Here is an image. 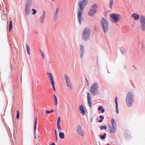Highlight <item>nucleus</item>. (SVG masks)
I'll list each match as a JSON object with an SVG mask.
<instances>
[{
  "mask_svg": "<svg viewBox=\"0 0 145 145\" xmlns=\"http://www.w3.org/2000/svg\"><path fill=\"white\" fill-rule=\"evenodd\" d=\"M134 99L132 93L129 91L126 95V102L127 105L129 107L131 106L134 102Z\"/></svg>",
  "mask_w": 145,
  "mask_h": 145,
  "instance_id": "obj_1",
  "label": "nucleus"
},
{
  "mask_svg": "<svg viewBox=\"0 0 145 145\" xmlns=\"http://www.w3.org/2000/svg\"><path fill=\"white\" fill-rule=\"evenodd\" d=\"M90 37V29L88 27H85L82 33V39L84 41L89 39Z\"/></svg>",
  "mask_w": 145,
  "mask_h": 145,
  "instance_id": "obj_2",
  "label": "nucleus"
},
{
  "mask_svg": "<svg viewBox=\"0 0 145 145\" xmlns=\"http://www.w3.org/2000/svg\"><path fill=\"white\" fill-rule=\"evenodd\" d=\"M98 84L97 82H95L91 86V94L93 96L99 94L98 90Z\"/></svg>",
  "mask_w": 145,
  "mask_h": 145,
  "instance_id": "obj_3",
  "label": "nucleus"
},
{
  "mask_svg": "<svg viewBox=\"0 0 145 145\" xmlns=\"http://www.w3.org/2000/svg\"><path fill=\"white\" fill-rule=\"evenodd\" d=\"M101 24L103 31L106 33L108 31V24L107 20L104 17L102 18Z\"/></svg>",
  "mask_w": 145,
  "mask_h": 145,
  "instance_id": "obj_4",
  "label": "nucleus"
},
{
  "mask_svg": "<svg viewBox=\"0 0 145 145\" xmlns=\"http://www.w3.org/2000/svg\"><path fill=\"white\" fill-rule=\"evenodd\" d=\"M89 0H82L80 1L78 3V5L79 8L78 10L83 11L88 3Z\"/></svg>",
  "mask_w": 145,
  "mask_h": 145,
  "instance_id": "obj_5",
  "label": "nucleus"
},
{
  "mask_svg": "<svg viewBox=\"0 0 145 145\" xmlns=\"http://www.w3.org/2000/svg\"><path fill=\"white\" fill-rule=\"evenodd\" d=\"M110 17L113 20L115 23H116L119 21L121 18L120 15L116 13H113L110 14Z\"/></svg>",
  "mask_w": 145,
  "mask_h": 145,
  "instance_id": "obj_6",
  "label": "nucleus"
},
{
  "mask_svg": "<svg viewBox=\"0 0 145 145\" xmlns=\"http://www.w3.org/2000/svg\"><path fill=\"white\" fill-rule=\"evenodd\" d=\"M141 23V28L142 31L145 30V16L144 15H141L140 19Z\"/></svg>",
  "mask_w": 145,
  "mask_h": 145,
  "instance_id": "obj_7",
  "label": "nucleus"
},
{
  "mask_svg": "<svg viewBox=\"0 0 145 145\" xmlns=\"http://www.w3.org/2000/svg\"><path fill=\"white\" fill-rule=\"evenodd\" d=\"M83 11L78 10L77 17L80 24H81V22L84 21V18L82 15Z\"/></svg>",
  "mask_w": 145,
  "mask_h": 145,
  "instance_id": "obj_8",
  "label": "nucleus"
},
{
  "mask_svg": "<svg viewBox=\"0 0 145 145\" xmlns=\"http://www.w3.org/2000/svg\"><path fill=\"white\" fill-rule=\"evenodd\" d=\"M98 8L97 5L96 4H93L91 6V16H93L97 11Z\"/></svg>",
  "mask_w": 145,
  "mask_h": 145,
  "instance_id": "obj_9",
  "label": "nucleus"
},
{
  "mask_svg": "<svg viewBox=\"0 0 145 145\" xmlns=\"http://www.w3.org/2000/svg\"><path fill=\"white\" fill-rule=\"evenodd\" d=\"M76 131L78 135L82 137L84 136V133L80 125H78L77 127Z\"/></svg>",
  "mask_w": 145,
  "mask_h": 145,
  "instance_id": "obj_10",
  "label": "nucleus"
},
{
  "mask_svg": "<svg viewBox=\"0 0 145 145\" xmlns=\"http://www.w3.org/2000/svg\"><path fill=\"white\" fill-rule=\"evenodd\" d=\"M79 111L82 116H84L86 114V108L81 105L79 106Z\"/></svg>",
  "mask_w": 145,
  "mask_h": 145,
  "instance_id": "obj_11",
  "label": "nucleus"
},
{
  "mask_svg": "<svg viewBox=\"0 0 145 145\" xmlns=\"http://www.w3.org/2000/svg\"><path fill=\"white\" fill-rule=\"evenodd\" d=\"M125 135L126 140H129L132 138L130 133L129 132L127 129H125Z\"/></svg>",
  "mask_w": 145,
  "mask_h": 145,
  "instance_id": "obj_12",
  "label": "nucleus"
},
{
  "mask_svg": "<svg viewBox=\"0 0 145 145\" xmlns=\"http://www.w3.org/2000/svg\"><path fill=\"white\" fill-rule=\"evenodd\" d=\"M79 48L81 52L80 57L82 58L85 52L84 48L82 45L80 44L79 45Z\"/></svg>",
  "mask_w": 145,
  "mask_h": 145,
  "instance_id": "obj_13",
  "label": "nucleus"
},
{
  "mask_svg": "<svg viewBox=\"0 0 145 145\" xmlns=\"http://www.w3.org/2000/svg\"><path fill=\"white\" fill-rule=\"evenodd\" d=\"M34 2V0H27L25 6L30 7L33 4Z\"/></svg>",
  "mask_w": 145,
  "mask_h": 145,
  "instance_id": "obj_14",
  "label": "nucleus"
},
{
  "mask_svg": "<svg viewBox=\"0 0 145 145\" xmlns=\"http://www.w3.org/2000/svg\"><path fill=\"white\" fill-rule=\"evenodd\" d=\"M45 12L44 11L42 13V14L40 15V17L39 18V21L42 24H43L44 22L45 17Z\"/></svg>",
  "mask_w": 145,
  "mask_h": 145,
  "instance_id": "obj_15",
  "label": "nucleus"
},
{
  "mask_svg": "<svg viewBox=\"0 0 145 145\" xmlns=\"http://www.w3.org/2000/svg\"><path fill=\"white\" fill-rule=\"evenodd\" d=\"M109 133L110 134H112L114 133V131H116V128L112 127L111 125H110L109 127Z\"/></svg>",
  "mask_w": 145,
  "mask_h": 145,
  "instance_id": "obj_16",
  "label": "nucleus"
},
{
  "mask_svg": "<svg viewBox=\"0 0 145 145\" xmlns=\"http://www.w3.org/2000/svg\"><path fill=\"white\" fill-rule=\"evenodd\" d=\"M131 17L133 18L135 20H137L139 19L140 16L139 15L136 13H134L132 15Z\"/></svg>",
  "mask_w": 145,
  "mask_h": 145,
  "instance_id": "obj_17",
  "label": "nucleus"
},
{
  "mask_svg": "<svg viewBox=\"0 0 145 145\" xmlns=\"http://www.w3.org/2000/svg\"><path fill=\"white\" fill-rule=\"evenodd\" d=\"M30 9V7L25 6V12L26 15H28L29 14Z\"/></svg>",
  "mask_w": 145,
  "mask_h": 145,
  "instance_id": "obj_18",
  "label": "nucleus"
},
{
  "mask_svg": "<svg viewBox=\"0 0 145 145\" xmlns=\"http://www.w3.org/2000/svg\"><path fill=\"white\" fill-rule=\"evenodd\" d=\"M47 74L48 78L51 80V83L54 82L52 74L51 73H48Z\"/></svg>",
  "mask_w": 145,
  "mask_h": 145,
  "instance_id": "obj_19",
  "label": "nucleus"
},
{
  "mask_svg": "<svg viewBox=\"0 0 145 145\" xmlns=\"http://www.w3.org/2000/svg\"><path fill=\"white\" fill-rule=\"evenodd\" d=\"M64 78L66 84L70 83V79L67 74L64 75Z\"/></svg>",
  "mask_w": 145,
  "mask_h": 145,
  "instance_id": "obj_20",
  "label": "nucleus"
},
{
  "mask_svg": "<svg viewBox=\"0 0 145 145\" xmlns=\"http://www.w3.org/2000/svg\"><path fill=\"white\" fill-rule=\"evenodd\" d=\"M87 97L88 98V103L89 106H91V98L90 93H87Z\"/></svg>",
  "mask_w": 145,
  "mask_h": 145,
  "instance_id": "obj_21",
  "label": "nucleus"
},
{
  "mask_svg": "<svg viewBox=\"0 0 145 145\" xmlns=\"http://www.w3.org/2000/svg\"><path fill=\"white\" fill-rule=\"evenodd\" d=\"M59 12V9L58 8H57L56 9V11L55 13V15L54 16V19L55 20H56L57 18V16L58 13Z\"/></svg>",
  "mask_w": 145,
  "mask_h": 145,
  "instance_id": "obj_22",
  "label": "nucleus"
},
{
  "mask_svg": "<svg viewBox=\"0 0 145 145\" xmlns=\"http://www.w3.org/2000/svg\"><path fill=\"white\" fill-rule=\"evenodd\" d=\"M103 108V107L102 106H99L98 108V111H101V113H103L105 112V110Z\"/></svg>",
  "mask_w": 145,
  "mask_h": 145,
  "instance_id": "obj_23",
  "label": "nucleus"
},
{
  "mask_svg": "<svg viewBox=\"0 0 145 145\" xmlns=\"http://www.w3.org/2000/svg\"><path fill=\"white\" fill-rule=\"evenodd\" d=\"M111 124L112 127H116V123L115 120L113 118H112L111 120Z\"/></svg>",
  "mask_w": 145,
  "mask_h": 145,
  "instance_id": "obj_24",
  "label": "nucleus"
},
{
  "mask_svg": "<svg viewBox=\"0 0 145 145\" xmlns=\"http://www.w3.org/2000/svg\"><path fill=\"white\" fill-rule=\"evenodd\" d=\"M106 136V133H105L103 135H100L99 137L101 139L104 140L105 139Z\"/></svg>",
  "mask_w": 145,
  "mask_h": 145,
  "instance_id": "obj_25",
  "label": "nucleus"
},
{
  "mask_svg": "<svg viewBox=\"0 0 145 145\" xmlns=\"http://www.w3.org/2000/svg\"><path fill=\"white\" fill-rule=\"evenodd\" d=\"M9 31L10 32L12 29V21L10 20L9 22Z\"/></svg>",
  "mask_w": 145,
  "mask_h": 145,
  "instance_id": "obj_26",
  "label": "nucleus"
},
{
  "mask_svg": "<svg viewBox=\"0 0 145 145\" xmlns=\"http://www.w3.org/2000/svg\"><path fill=\"white\" fill-rule=\"evenodd\" d=\"M121 53L123 55L125 53V51L124 50V48L123 47L121 46L119 48Z\"/></svg>",
  "mask_w": 145,
  "mask_h": 145,
  "instance_id": "obj_27",
  "label": "nucleus"
},
{
  "mask_svg": "<svg viewBox=\"0 0 145 145\" xmlns=\"http://www.w3.org/2000/svg\"><path fill=\"white\" fill-rule=\"evenodd\" d=\"M67 87L68 89L70 91H71L72 89V87L71 85V83L66 84Z\"/></svg>",
  "mask_w": 145,
  "mask_h": 145,
  "instance_id": "obj_28",
  "label": "nucleus"
},
{
  "mask_svg": "<svg viewBox=\"0 0 145 145\" xmlns=\"http://www.w3.org/2000/svg\"><path fill=\"white\" fill-rule=\"evenodd\" d=\"M99 118L100 120H98V122L99 123H101L103 122V120H104V118L103 116L100 115L99 116Z\"/></svg>",
  "mask_w": 145,
  "mask_h": 145,
  "instance_id": "obj_29",
  "label": "nucleus"
},
{
  "mask_svg": "<svg viewBox=\"0 0 145 145\" xmlns=\"http://www.w3.org/2000/svg\"><path fill=\"white\" fill-rule=\"evenodd\" d=\"M59 136L61 139H63L65 137L64 134L63 132H59Z\"/></svg>",
  "mask_w": 145,
  "mask_h": 145,
  "instance_id": "obj_30",
  "label": "nucleus"
},
{
  "mask_svg": "<svg viewBox=\"0 0 145 145\" xmlns=\"http://www.w3.org/2000/svg\"><path fill=\"white\" fill-rule=\"evenodd\" d=\"M37 124V119L36 117L35 118V124L34 127V133H35V132L36 130V126Z\"/></svg>",
  "mask_w": 145,
  "mask_h": 145,
  "instance_id": "obj_31",
  "label": "nucleus"
},
{
  "mask_svg": "<svg viewBox=\"0 0 145 145\" xmlns=\"http://www.w3.org/2000/svg\"><path fill=\"white\" fill-rule=\"evenodd\" d=\"M26 50L27 52V53L29 55L30 54V49L29 47L28 46L27 44L26 45Z\"/></svg>",
  "mask_w": 145,
  "mask_h": 145,
  "instance_id": "obj_32",
  "label": "nucleus"
},
{
  "mask_svg": "<svg viewBox=\"0 0 145 145\" xmlns=\"http://www.w3.org/2000/svg\"><path fill=\"white\" fill-rule=\"evenodd\" d=\"M100 128L101 130H103V129H104L105 130H106L107 129V127L106 125H101Z\"/></svg>",
  "mask_w": 145,
  "mask_h": 145,
  "instance_id": "obj_33",
  "label": "nucleus"
},
{
  "mask_svg": "<svg viewBox=\"0 0 145 145\" xmlns=\"http://www.w3.org/2000/svg\"><path fill=\"white\" fill-rule=\"evenodd\" d=\"M113 4V0H110L109 5H110V8H112Z\"/></svg>",
  "mask_w": 145,
  "mask_h": 145,
  "instance_id": "obj_34",
  "label": "nucleus"
},
{
  "mask_svg": "<svg viewBox=\"0 0 145 145\" xmlns=\"http://www.w3.org/2000/svg\"><path fill=\"white\" fill-rule=\"evenodd\" d=\"M57 129L58 130V131L59 132H61V128L60 127V125L59 124H57Z\"/></svg>",
  "mask_w": 145,
  "mask_h": 145,
  "instance_id": "obj_35",
  "label": "nucleus"
},
{
  "mask_svg": "<svg viewBox=\"0 0 145 145\" xmlns=\"http://www.w3.org/2000/svg\"><path fill=\"white\" fill-rule=\"evenodd\" d=\"M61 121V118L60 117H59L57 121V124H59Z\"/></svg>",
  "mask_w": 145,
  "mask_h": 145,
  "instance_id": "obj_36",
  "label": "nucleus"
},
{
  "mask_svg": "<svg viewBox=\"0 0 145 145\" xmlns=\"http://www.w3.org/2000/svg\"><path fill=\"white\" fill-rule=\"evenodd\" d=\"M116 112L117 114H118L119 113L118 105H116Z\"/></svg>",
  "mask_w": 145,
  "mask_h": 145,
  "instance_id": "obj_37",
  "label": "nucleus"
},
{
  "mask_svg": "<svg viewBox=\"0 0 145 145\" xmlns=\"http://www.w3.org/2000/svg\"><path fill=\"white\" fill-rule=\"evenodd\" d=\"M32 14L33 15H34L36 13L37 11H36V10L35 9H32Z\"/></svg>",
  "mask_w": 145,
  "mask_h": 145,
  "instance_id": "obj_38",
  "label": "nucleus"
},
{
  "mask_svg": "<svg viewBox=\"0 0 145 145\" xmlns=\"http://www.w3.org/2000/svg\"><path fill=\"white\" fill-rule=\"evenodd\" d=\"M117 101H118L117 97H116L115 99V101L116 105H118Z\"/></svg>",
  "mask_w": 145,
  "mask_h": 145,
  "instance_id": "obj_39",
  "label": "nucleus"
},
{
  "mask_svg": "<svg viewBox=\"0 0 145 145\" xmlns=\"http://www.w3.org/2000/svg\"><path fill=\"white\" fill-rule=\"evenodd\" d=\"M51 83V85H52V87L53 88L54 91H55V87L54 86L55 84H54V82Z\"/></svg>",
  "mask_w": 145,
  "mask_h": 145,
  "instance_id": "obj_40",
  "label": "nucleus"
},
{
  "mask_svg": "<svg viewBox=\"0 0 145 145\" xmlns=\"http://www.w3.org/2000/svg\"><path fill=\"white\" fill-rule=\"evenodd\" d=\"M19 112L18 111H17V114L16 118L17 119H18L19 118Z\"/></svg>",
  "mask_w": 145,
  "mask_h": 145,
  "instance_id": "obj_41",
  "label": "nucleus"
},
{
  "mask_svg": "<svg viewBox=\"0 0 145 145\" xmlns=\"http://www.w3.org/2000/svg\"><path fill=\"white\" fill-rule=\"evenodd\" d=\"M40 52L42 58H44V54L43 53V52L41 50L40 51Z\"/></svg>",
  "mask_w": 145,
  "mask_h": 145,
  "instance_id": "obj_42",
  "label": "nucleus"
},
{
  "mask_svg": "<svg viewBox=\"0 0 145 145\" xmlns=\"http://www.w3.org/2000/svg\"><path fill=\"white\" fill-rule=\"evenodd\" d=\"M54 101H55V105H57V98L56 99H55Z\"/></svg>",
  "mask_w": 145,
  "mask_h": 145,
  "instance_id": "obj_43",
  "label": "nucleus"
},
{
  "mask_svg": "<svg viewBox=\"0 0 145 145\" xmlns=\"http://www.w3.org/2000/svg\"><path fill=\"white\" fill-rule=\"evenodd\" d=\"M85 79H86V82L88 83V85L89 86V83L88 82L87 79V78H86Z\"/></svg>",
  "mask_w": 145,
  "mask_h": 145,
  "instance_id": "obj_44",
  "label": "nucleus"
},
{
  "mask_svg": "<svg viewBox=\"0 0 145 145\" xmlns=\"http://www.w3.org/2000/svg\"><path fill=\"white\" fill-rule=\"evenodd\" d=\"M88 15L89 16H91L90 11L89 10L88 12Z\"/></svg>",
  "mask_w": 145,
  "mask_h": 145,
  "instance_id": "obj_45",
  "label": "nucleus"
},
{
  "mask_svg": "<svg viewBox=\"0 0 145 145\" xmlns=\"http://www.w3.org/2000/svg\"><path fill=\"white\" fill-rule=\"evenodd\" d=\"M46 112L47 114H49L50 113V111L49 110H46Z\"/></svg>",
  "mask_w": 145,
  "mask_h": 145,
  "instance_id": "obj_46",
  "label": "nucleus"
},
{
  "mask_svg": "<svg viewBox=\"0 0 145 145\" xmlns=\"http://www.w3.org/2000/svg\"><path fill=\"white\" fill-rule=\"evenodd\" d=\"M133 67H134V68H135V69L136 70H137V68H136V67L135 66V65H133Z\"/></svg>",
  "mask_w": 145,
  "mask_h": 145,
  "instance_id": "obj_47",
  "label": "nucleus"
},
{
  "mask_svg": "<svg viewBox=\"0 0 145 145\" xmlns=\"http://www.w3.org/2000/svg\"><path fill=\"white\" fill-rule=\"evenodd\" d=\"M55 135L56 136H57V133H56V130H55Z\"/></svg>",
  "mask_w": 145,
  "mask_h": 145,
  "instance_id": "obj_48",
  "label": "nucleus"
},
{
  "mask_svg": "<svg viewBox=\"0 0 145 145\" xmlns=\"http://www.w3.org/2000/svg\"><path fill=\"white\" fill-rule=\"evenodd\" d=\"M54 99H57V97H56V96L55 95H54Z\"/></svg>",
  "mask_w": 145,
  "mask_h": 145,
  "instance_id": "obj_49",
  "label": "nucleus"
},
{
  "mask_svg": "<svg viewBox=\"0 0 145 145\" xmlns=\"http://www.w3.org/2000/svg\"><path fill=\"white\" fill-rule=\"evenodd\" d=\"M53 112V110H51L50 111V113L52 112Z\"/></svg>",
  "mask_w": 145,
  "mask_h": 145,
  "instance_id": "obj_50",
  "label": "nucleus"
},
{
  "mask_svg": "<svg viewBox=\"0 0 145 145\" xmlns=\"http://www.w3.org/2000/svg\"><path fill=\"white\" fill-rule=\"evenodd\" d=\"M123 68H124L125 69H126V66L125 65L124 66Z\"/></svg>",
  "mask_w": 145,
  "mask_h": 145,
  "instance_id": "obj_51",
  "label": "nucleus"
},
{
  "mask_svg": "<svg viewBox=\"0 0 145 145\" xmlns=\"http://www.w3.org/2000/svg\"><path fill=\"white\" fill-rule=\"evenodd\" d=\"M56 141H57V136H56Z\"/></svg>",
  "mask_w": 145,
  "mask_h": 145,
  "instance_id": "obj_52",
  "label": "nucleus"
},
{
  "mask_svg": "<svg viewBox=\"0 0 145 145\" xmlns=\"http://www.w3.org/2000/svg\"><path fill=\"white\" fill-rule=\"evenodd\" d=\"M50 145H55V144L54 143H52V144Z\"/></svg>",
  "mask_w": 145,
  "mask_h": 145,
  "instance_id": "obj_53",
  "label": "nucleus"
},
{
  "mask_svg": "<svg viewBox=\"0 0 145 145\" xmlns=\"http://www.w3.org/2000/svg\"><path fill=\"white\" fill-rule=\"evenodd\" d=\"M97 63H98V57H97Z\"/></svg>",
  "mask_w": 145,
  "mask_h": 145,
  "instance_id": "obj_54",
  "label": "nucleus"
},
{
  "mask_svg": "<svg viewBox=\"0 0 145 145\" xmlns=\"http://www.w3.org/2000/svg\"><path fill=\"white\" fill-rule=\"evenodd\" d=\"M92 118H91V122H92Z\"/></svg>",
  "mask_w": 145,
  "mask_h": 145,
  "instance_id": "obj_55",
  "label": "nucleus"
},
{
  "mask_svg": "<svg viewBox=\"0 0 145 145\" xmlns=\"http://www.w3.org/2000/svg\"><path fill=\"white\" fill-rule=\"evenodd\" d=\"M21 81L22 82V76H21Z\"/></svg>",
  "mask_w": 145,
  "mask_h": 145,
  "instance_id": "obj_56",
  "label": "nucleus"
},
{
  "mask_svg": "<svg viewBox=\"0 0 145 145\" xmlns=\"http://www.w3.org/2000/svg\"><path fill=\"white\" fill-rule=\"evenodd\" d=\"M52 1H54L55 0H51Z\"/></svg>",
  "mask_w": 145,
  "mask_h": 145,
  "instance_id": "obj_57",
  "label": "nucleus"
},
{
  "mask_svg": "<svg viewBox=\"0 0 145 145\" xmlns=\"http://www.w3.org/2000/svg\"><path fill=\"white\" fill-rule=\"evenodd\" d=\"M91 107H92V104H91Z\"/></svg>",
  "mask_w": 145,
  "mask_h": 145,
  "instance_id": "obj_58",
  "label": "nucleus"
}]
</instances>
